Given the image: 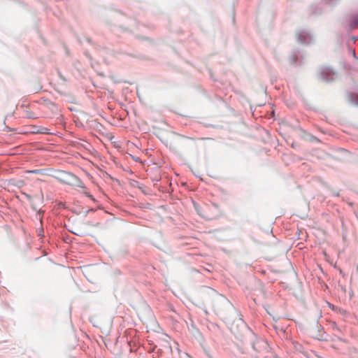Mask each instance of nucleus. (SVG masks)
I'll use <instances>...</instances> for the list:
<instances>
[{
	"label": "nucleus",
	"mask_w": 358,
	"mask_h": 358,
	"mask_svg": "<svg viewBox=\"0 0 358 358\" xmlns=\"http://www.w3.org/2000/svg\"><path fill=\"white\" fill-rule=\"evenodd\" d=\"M85 194H86L88 197L91 198L92 199H94L92 198V196L90 194H89V193H87V192H86V193H85Z\"/></svg>",
	"instance_id": "nucleus-1"
},
{
	"label": "nucleus",
	"mask_w": 358,
	"mask_h": 358,
	"mask_svg": "<svg viewBox=\"0 0 358 358\" xmlns=\"http://www.w3.org/2000/svg\"><path fill=\"white\" fill-rule=\"evenodd\" d=\"M24 194L25 195V196H26L27 198H28L29 199H31V196H30L29 195H28V194Z\"/></svg>",
	"instance_id": "nucleus-2"
},
{
	"label": "nucleus",
	"mask_w": 358,
	"mask_h": 358,
	"mask_svg": "<svg viewBox=\"0 0 358 358\" xmlns=\"http://www.w3.org/2000/svg\"><path fill=\"white\" fill-rule=\"evenodd\" d=\"M31 173H38V170H35V171H31Z\"/></svg>",
	"instance_id": "nucleus-3"
},
{
	"label": "nucleus",
	"mask_w": 358,
	"mask_h": 358,
	"mask_svg": "<svg viewBox=\"0 0 358 358\" xmlns=\"http://www.w3.org/2000/svg\"><path fill=\"white\" fill-rule=\"evenodd\" d=\"M357 24H358V22H357Z\"/></svg>",
	"instance_id": "nucleus-4"
}]
</instances>
